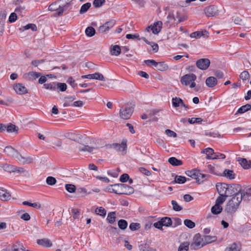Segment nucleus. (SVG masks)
I'll return each instance as SVG.
<instances>
[{"label":"nucleus","instance_id":"nucleus-1","mask_svg":"<svg viewBox=\"0 0 251 251\" xmlns=\"http://www.w3.org/2000/svg\"><path fill=\"white\" fill-rule=\"evenodd\" d=\"M243 200V194H237L233 196L226 204L225 210L226 212L232 214L235 212Z\"/></svg>","mask_w":251,"mask_h":251},{"label":"nucleus","instance_id":"nucleus-2","mask_svg":"<svg viewBox=\"0 0 251 251\" xmlns=\"http://www.w3.org/2000/svg\"><path fill=\"white\" fill-rule=\"evenodd\" d=\"M133 108L132 106L126 104L121 107L119 111L120 117L124 120H127L130 118L133 112Z\"/></svg>","mask_w":251,"mask_h":251},{"label":"nucleus","instance_id":"nucleus-3","mask_svg":"<svg viewBox=\"0 0 251 251\" xmlns=\"http://www.w3.org/2000/svg\"><path fill=\"white\" fill-rule=\"evenodd\" d=\"M196 79V75L193 74H187L183 76L181 78V82L185 86L190 85V88L195 87L196 83L195 80Z\"/></svg>","mask_w":251,"mask_h":251},{"label":"nucleus","instance_id":"nucleus-4","mask_svg":"<svg viewBox=\"0 0 251 251\" xmlns=\"http://www.w3.org/2000/svg\"><path fill=\"white\" fill-rule=\"evenodd\" d=\"M124 187H127L129 190L130 193H133L134 192V189L131 186L127 185L126 184H115V185H111L108 188V191L111 193H114L117 194H122L123 192H121L120 188Z\"/></svg>","mask_w":251,"mask_h":251},{"label":"nucleus","instance_id":"nucleus-5","mask_svg":"<svg viewBox=\"0 0 251 251\" xmlns=\"http://www.w3.org/2000/svg\"><path fill=\"white\" fill-rule=\"evenodd\" d=\"M204 246L203 237H201L200 233L195 235L193 238V243L191 245V248L193 250H198Z\"/></svg>","mask_w":251,"mask_h":251},{"label":"nucleus","instance_id":"nucleus-6","mask_svg":"<svg viewBox=\"0 0 251 251\" xmlns=\"http://www.w3.org/2000/svg\"><path fill=\"white\" fill-rule=\"evenodd\" d=\"M49 10L51 11H56L57 15L60 16L66 10V5H64L63 3L58 5L57 3L54 2L49 6Z\"/></svg>","mask_w":251,"mask_h":251},{"label":"nucleus","instance_id":"nucleus-7","mask_svg":"<svg viewBox=\"0 0 251 251\" xmlns=\"http://www.w3.org/2000/svg\"><path fill=\"white\" fill-rule=\"evenodd\" d=\"M226 191V196L227 197L231 196H234L237 194H242V193L240 192V186L236 184H227Z\"/></svg>","mask_w":251,"mask_h":251},{"label":"nucleus","instance_id":"nucleus-8","mask_svg":"<svg viewBox=\"0 0 251 251\" xmlns=\"http://www.w3.org/2000/svg\"><path fill=\"white\" fill-rule=\"evenodd\" d=\"M204 12L207 17L216 16L219 14L218 8L214 5H210L205 7Z\"/></svg>","mask_w":251,"mask_h":251},{"label":"nucleus","instance_id":"nucleus-9","mask_svg":"<svg viewBox=\"0 0 251 251\" xmlns=\"http://www.w3.org/2000/svg\"><path fill=\"white\" fill-rule=\"evenodd\" d=\"M90 140V145H86L83 147L80 148L79 150L80 151H87L89 152H91L93 151L94 150L99 149L100 147L98 146L96 144V140L95 139H91Z\"/></svg>","mask_w":251,"mask_h":251},{"label":"nucleus","instance_id":"nucleus-10","mask_svg":"<svg viewBox=\"0 0 251 251\" xmlns=\"http://www.w3.org/2000/svg\"><path fill=\"white\" fill-rule=\"evenodd\" d=\"M17 160L22 164H28L32 163L34 158L30 156L22 155L19 152Z\"/></svg>","mask_w":251,"mask_h":251},{"label":"nucleus","instance_id":"nucleus-11","mask_svg":"<svg viewBox=\"0 0 251 251\" xmlns=\"http://www.w3.org/2000/svg\"><path fill=\"white\" fill-rule=\"evenodd\" d=\"M210 64V60L208 58H201L196 62L197 67L202 70L207 69Z\"/></svg>","mask_w":251,"mask_h":251},{"label":"nucleus","instance_id":"nucleus-12","mask_svg":"<svg viewBox=\"0 0 251 251\" xmlns=\"http://www.w3.org/2000/svg\"><path fill=\"white\" fill-rule=\"evenodd\" d=\"M115 21L114 20H110L102 25L99 27L98 31L100 33H104L108 31L115 25Z\"/></svg>","mask_w":251,"mask_h":251},{"label":"nucleus","instance_id":"nucleus-13","mask_svg":"<svg viewBox=\"0 0 251 251\" xmlns=\"http://www.w3.org/2000/svg\"><path fill=\"white\" fill-rule=\"evenodd\" d=\"M216 187L220 195H225V196H226L227 192V184L225 183H217Z\"/></svg>","mask_w":251,"mask_h":251},{"label":"nucleus","instance_id":"nucleus-14","mask_svg":"<svg viewBox=\"0 0 251 251\" xmlns=\"http://www.w3.org/2000/svg\"><path fill=\"white\" fill-rule=\"evenodd\" d=\"M13 88L17 94L24 95L27 93V90L22 84L18 83L14 85Z\"/></svg>","mask_w":251,"mask_h":251},{"label":"nucleus","instance_id":"nucleus-15","mask_svg":"<svg viewBox=\"0 0 251 251\" xmlns=\"http://www.w3.org/2000/svg\"><path fill=\"white\" fill-rule=\"evenodd\" d=\"M81 77L82 78L94 79L101 81L104 80V77L103 75L102 74L99 73L82 75Z\"/></svg>","mask_w":251,"mask_h":251},{"label":"nucleus","instance_id":"nucleus-16","mask_svg":"<svg viewBox=\"0 0 251 251\" xmlns=\"http://www.w3.org/2000/svg\"><path fill=\"white\" fill-rule=\"evenodd\" d=\"M65 136L73 141H75L79 143L82 142V136L80 134H76L72 132H68L66 134Z\"/></svg>","mask_w":251,"mask_h":251},{"label":"nucleus","instance_id":"nucleus-17","mask_svg":"<svg viewBox=\"0 0 251 251\" xmlns=\"http://www.w3.org/2000/svg\"><path fill=\"white\" fill-rule=\"evenodd\" d=\"M11 195L8 191L2 187H0V199L6 201L10 199Z\"/></svg>","mask_w":251,"mask_h":251},{"label":"nucleus","instance_id":"nucleus-18","mask_svg":"<svg viewBox=\"0 0 251 251\" xmlns=\"http://www.w3.org/2000/svg\"><path fill=\"white\" fill-rule=\"evenodd\" d=\"M4 152L6 154L11 156L15 158H17V157L19 154V152L15 150L14 148L11 147H6L4 150Z\"/></svg>","mask_w":251,"mask_h":251},{"label":"nucleus","instance_id":"nucleus-19","mask_svg":"<svg viewBox=\"0 0 251 251\" xmlns=\"http://www.w3.org/2000/svg\"><path fill=\"white\" fill-rule=\"evenodd\" d=\"M162 23L161 21H157L153 24L151 26V30L153 34H157L162 28Z\"/></svg>","mask_w":251,"mask_h":251},{"label":"nucleus","instance_id":"nucleus-20","mask_svg":"<svg viewBox=\"0 0 251 251\" xmlns=\"http://www.w3.org/2000/svg\"><path fill=\"white\" fill-rule=\"evenodd\" d=\"M243 194V199L245 201H251V187H247L242 192Z\"/></svg>","mask_w":251,"mask_h":251},{"label":"nucleus","instance_id":"nucleus-21","mask_svg":"<svg viewBox=\"0 0 251 251\" xmlns=\"http://www.w3.org/2000/svg\"><path fill=\"white\" fill-rule=\"evenodd\" d=\"M113 148L117 151L123 152L125 153L126 149V143L123 142L121 144H115L112 145Z\"/></svg>","mask_w":251,"mask_h":251},{"label":"nucleus","instance_id":"nucleus-22","mask_svg":"<svg viewBox=\"0 0 251 251\" xmlns=\"http://www.w3.org/2000/svg\"><path fill=\"white\" fill-rule=\"evenodd\" d=\"M5 130L8 133L15 132L17 134L19 131L18 127L11 123H9L7 125H5Z\"/></svg>","mask_w":251,"mask_h":251},{"label":"nucleus","instance_id":"nucleus-23","mask_svg":"<svg viewBox=\"0 0 251 251\" xmlns=\"http://www.w3.org/2000/svg\"><path fill=\"white\" fill-rule=\"evenodd\" d=\"M205 83L208 87L212 88L217 84V80L215 77L210 76L206 78Z\"/></svg>","mask_w":251,"mask_h":251},{"label":"nucleus","instance_id":"nucleus-24","mask_svg":"<svg viewBox=\"0 0 251 251\" xmlns=\"http://www.w3.org/2000/svg\"><path fill=\"white\" fill-rule=\"evenodd\" d=\"M121 52V49L119 45H112L110 47V54L112 55L118 56Z\"/></svg>","mask_w":251,"mask_h":251},{"label":"nucleus","instance_id":"nucleus-25","mask_svg":"<svg viewBox=\"0 0 251 251\" xmlns=\"http://www.w3.org/2000/svg\"><path fill=\"white\" fill-rule=\"evenodd\" d=\"M37 243L38 245L46 247H50L52 246V245L51 241L47 238L38 239L37 241Z\"/></svg>","mask_w":251,"mask_h":251},{"label":"nucleus","instance_id":"nucleus-26","mask_svg":"<svg viewBox=\"0 0 251 251\" xmlns=\"http://www.w3.org/2000/svg\"><path fill=\"white\" fill-rule=\"evenodd\" d=\"M239 162L240 164L243 167V168L245 169H249L251 168V161L247 160L245 158H241L239 159Z\"/></svg>","mask_w":251,"mask_h":251},{"label":"nucleus","instance_id":"nucleus-27","mask_svg":"<svg viewBox=\"0 0 251 251\" xmlns=\"http://www.w3.org/2000/svg\"><path fill=\"white\" fill-rule=\"evenodd\" d=\"M208 32L206 30L204 31H196L191 33L190 36L191 38H194L196 39L200 38L202 36H205L206 37H208Z\"/></svg>","mask_w":251,"mask_h":251},{"label":"nucleus","instance_id":"nucleus-28","mask_svg":"<svg viewBox=\"0 0 251 251\" xmlns=\"http://www.w3.org/2000/svg\"><path fill=\"white\" fill-rule=\"evenodd\" d=\"M217 238L215 236L206 235L203 236V242L204 246L206 244L211 243L216 241Z\"/></svg>","mask_w":251,"mask_h":251},{"label":"nucleus","instance_id":"nucleus-29","mask_svg":"<svg viewBox=\"0 0 251 251\" xmlns=\"http://www.w3.org/2000/svg\"><path fill=\"white\" fill-rule=\"evenodd\" d=\"M201 152L202 153H205L206 154V158L207 159H211L213 158L212 156H211L212 155L214 154V150L210 148H207L206 149H205L204 150L201 151Z\"/></svg>","mask_w":251,"mask_h":251},{"label":"nucleus","instance_id":"nucleus-30","mask_svg":"<svg viewBox=\"0 0 251 251\" xmlns=\"http://www.w3.org/2000/svg\"><path fill=\"white\" fill-rule=\"evenodd\" d=\"M168 162L173 166H178L182 164L181 160H178L175 157H170L168 160Z\"/></svg>","mask_w":251,"mask_h":251},{"label":"nucleus","instance_id":"nucleus-31","mask_svg":"<svg viewBox=\"0 0 251 251\" xmlns=\"http://www.w3.org/2000/svg\"><path fill=\"white\" fill-rule=\"evenodd\" d=\"M140 251H157L155 249L151 247L147 244H143L139 246Z\"/></svg>","mask_w":251,"mask_h":251},{"label":"nucleus","instance_id":"nucleus-32","mask_svg":"<svg viewBox=\"0 0 251 251\" xmlns=\"http://www.w3.org/2000/svg\"><path fill=\"white\" fill-rule=\"evenodd\" d=\"M223 210L222 206L220 204L215 203L211 208V212L214 214L217 215L220 214Z\"/></svg>","mask_w":251,"mask_h":251},{"label":"nucleus","instance_id":"nucleus-33","mask_svg":"<svg viewBox=\"0 0 251 251\" xmlns=\"http://www.w3.org/2000/svg\"><path fill=\"white\" fill-rule=\"evenodd\" d=\"M155 67L158 70L160 71H164L168 69V65L164 62H157Z\"/></svg>","mask_w":251,"mask_h":251},{"label":"nucleus","instance_id":"nucleus-34","mask_svg":"<svg viewBox=\"0 0 251 251\" xmlns=\"http://www.w3.org/2000/svg\"><path fill=\"white\" fill-rule=\"evenodd\" d=\"M223 176L227 178L232 179L235 178V175L233 171L228 169H226L223 172Z\"/></svg>","mask_w":251,"mask_h":251},{"label":"nucleus","instance_id":"nucleus-35","mask_svg":"<svg viewBox=\"0 0 251 251\" xmlns=\"http://www.w3.org/2000/svg\"><path fill=\"white\" fill-rule=\"evenodd\" d=\"M161 222L163 224V226H171L172 224V220L170 218L165 217L162 218L160 220Z\"/></svg>","mask_w":251,"mask_h":251},{"label":"nucleus","instance_id":"nucleus-36","mask_svg":"<svg viewBox=\"0 0 251 251\" xmlns=\"http://www.w3.org/2000/svg\"><path fill=\"white\" fill-rule=\"evenodd\" d=\"M91 4L90 2H87L83 4L80 8L79 10V14H82L86 13L87 10L90 8Z\"/></svg>","mask_w":251,"mask_h":251},{"label":"nucleus","instance_id":"nucleus-37","mask_svg":"<svg viewBox=\"0 0 251 251\" xmlns=\"http://www.w3.org/2000/svg\"><path fill=\"white\" fill-rule=\"evenodd\" d=\"M251 108V105L248 103L239 108L237 111V113L242 114L250 110Z\"/></svg>","mask_w":251,"mask_h":251},{"label":"nucleus","instance_id":"nucleus-38","mask_svg":"<svg viewBox=\"0 0 251 251\" xmlns=\"http://www.w3.org/2000/svg\"><path fill=\"white\" fill-rule=\"evenodd\" d=\"M3 168L5 171L9 173H14L16 171V166L10 164H5Z\"/></svg>","mask_w":251,"mask_h":251},{"label":"nucleus","instance_id":"nucleus-39","mask_svg":"<svg viewBox=\"0 0 251 251\" xmlns=\"http://www.w3.org/2000/svg\"><path fill=\"white\" fill-rule=\"evenodd\" d=\"M198 175H197L196 180H197V182L199 184H201L203 182L204 180V178L207 176L206 175L201 174L200 173L199 171L197 172Z\"/></svg>","mask_w":251,"mask_h":251},{"label":"nucleus","instance_id":"nucleus-40","mask_svg":"<svg viewBox=\"0 0 251 251\" xmlns=\"http://www.w3.org/2000/svg\"><path fill=\"white\" fill-rule=\"evenodd\" d=\"M182 101V100L180 98L175 97L172 99V104L175 107L180 106Z\"/></svg>","mask_w":251,"mask_h":251},{"label":"nucleus","instance_id":"nucleus-41","mask_svg":"<svg viewBox=\"0 0 251 251\" xmlns=\"http://www.w3.org/2000/svg\"><path fill=\"white\" fill-rule=\"evenodd\" d=\"M189 243L187 242L181 243L178 249V251H188L189 250Z\"/></svg>","mask_w":251,"mask_h":251},{"label":"nucleus","instance_id":"nucleus-42","mask_svg":"<svg viewBox=\"0 0 251 251\" xmlns=\"http://www.w3.org/2000/svg\"><path fill=\"white\" fill-rule=\"evenodd\" d=\"M115 214V212H111L108 214L107 219L109 223L112 224L115 222L116 219Z\"/></svg>","mask_w":251,"mask_h":251},{"label":"nucleus","instance_id":"nucleus-43","mask_svg":"<svg viewBox=\"0 0 251 251\" xmlns=\"http://www.w3.org/2000/svg\"><path fill=\"white\" fill-rule=\"evenodd\" d=\"M85 33L87 36L92 37L95 34V29L92 26H89L86 29Z\"/></svg>","mask_w":251,"mask_h":251},{"label":"nucleus","instance_id":"nucleus-44","mask_svg":"<svg viewBox=\"0 0 251 251\" xmlns=\"http://www.w3.org/2000/svg\"><path fill=\"white\" fill-rule=\"evenodd\" d=\"M23 31L24 30H28L31 29L32 31H35L37 30V26L34 24H28L22 27Z\"/></svg>","mask_w":251,"mask_h":251},{"label":"nucleus","instance_id":"nucleus-45","mask_svg":"<svg viewBox=\"0 0 251 251\" xmlns=\"http://www.w3.org/2000/svg\"><path fill=\"white\" fill-rule=\"evenodd\" d=\"M186 181V178L185 176H176L175 178V181L176 183L179 184H183Z\"/></svg>","mask_w":251,"mask_h":251},{"label":"nucleus","instance_id":"nucleus-46","mask_svg":"<svg viewBox=\"0 0 251 251\" xmlns=\"http://www.w3.org/2000/svg\"><path fill=\"white\" fill-rule=\"evenodd\" d=\"M46 89L55 90L56 89V82H53L50 83H46L44 85Z\"/></svg>","mask_w":251,"mask_h":251},{"label":"nucleus","instance_id":"nucleus-47","mask_svg":"<svg viewBox=\"0 0 251 251\" xmlns=\"http://www.w3.org/2000/svg\"><path fill=\"white\" fill-rule=\"evenodd\" d=\"M23 204L25 205H28L37 209H40L41 208L40 204L38 202L30 203L27 201H25L23 202Z\"/></svg>","mask_w":251,"mask_h":251},{"label":"nucleus","instance_id":"nucleus-48","mask_svg":"<svg viewBox=\"0 0 251 251\" xmlns=\"http://www.w3.org/2000/svg\"><path fill=\"white\" fill-rule=\"evenodd\" d=\"M65 189L68 192L72 193L76 190V187L74 184H67L65 185Z\"/></svg>","mask_w":251,"mask_h":251},{"label":"nucleus","instance_id":"nucleus-49","mask_svg":"<svg viewBox=\"0 0 251 251\" xmlns=\"http://www.w3.org/2000/svg\"><path fill=\"white\" fill-rule=\"evenodd\" d=\"M95 213L96 214L101 216H105L106 213V211L104 208L100 207L96 208L95 210Z\"/></svg>","mask_w":251,"mask_h":251},{"label":"nucleus","instance_id":"nucleus-50","mask_svg":"<svg viewBox=\"0 0 251 251\" xmlns=\"http://www.w3.org/2000/svg\"><path fill=\"white\" fill-rule=\"evenodd\" d=\"M171 203L173 205V209L174 210L176 211H180L182 209V207L179 205L176 201H172Z\"/></svg>","mask_w":251,"mask_h":251},{"label":"nucleus","instance_id":"nucleus-51","mask_svg":"<svg viewBox=\"0 0 251 251\" xmlns=\"http://www.w3.org/2000/svg\"><path fill=\"white\" fill-rule=\"evenodd\" d=\"M105 2V0H94L93 2L94 6L97 8L101 7Z\"/></svg>","mask_w":251,"mask_h":251},{"label":"nucleus","instance_id":"nucleus-52","mask_svg":"<svg viewBox=\"0 0 251 251\" xmlns=\"http://www.w3.org/2000/svg\"><path fill=\"white\" fill-rule=\"evenodd\" d=\"M175 14L176 15V21H177V23H180L186 20V17L185 16L181 17L180 12L179 11H176Z\"/></svg>","mask_w":251,"mask_h":251},{"label":"nucleus","instance_id":"nucleus-53","mask_svg":"<svg viewBox=\"0 0 251 251\" xmlns=\"http://www.w3.org/2000/svg\"><path fill=\"white\" fill-rule=\"evenodd\" d=\"M239 247L236 244H233L230 247L226 248L225 251H239Z\"/></svg>","mask_w":251,"mask_h":251},{"label":"nucleus","instance_id":"nucleus-54","mask_svg":"<svg viewBox=\"0 0 251 251\" xmlns=\"http://www.w3.org/2000/svg\"><path fill=\"white\" fill-rule=\"evenodd\" d=\"M118 226L120 228L125 229L127 227V223L125 220H120L118 222Z\"/></svg>","mask_w":251,"mask_h":251},{"label":"nucleus","instance_id":"nucleus-55","mask_svg":"<svg viewBox=\"0 0 251 251\" xmlns=\"http://www.w3.org/2000/svg\"><path fill=\"white\" fill-rule=\"evenodd\" d=\"M167 19H168L169 22H173L176 21V15L173 11H170L169 12Z\"/></svg>","mask_w":251,"mask_h":251},{"label":"nucleus","instance_id":"nucleus-56","mask_svg":"<svg viewBox=\"0 0 251 251\" xmlns=\"http://www.w3.org/2000/svg\"><path fill=\"white\" fill-rule=\"evenodd\" d=\"M198 171L197 170H192V171H187L186 172V174L189 177H192L196 179L197 174Z\"/></svg>","mask_w":251,"mask_h":251},{"label":"nucleus","instance_id":"nucleus-57","mask_svg":"<svg viewBox=\"0 0 251 251\" xmlns=\"http://www.w3.org/2000/svg\"><path fill=\"white\" fill-rule=\"evenodd\" d=\"M250 77V75L248 71H244L242 72L240 75V78L243 80H248Z\"/></svg>","mask_w":251,"mask_h":251},{"label":"nucleus","instance_id":"nucleus-58","mask_svg":"<svg viewBox=\"0 0 251 251\" xmlns=\"http://www.w3.org/2000/svg\"><path fill=\"white\" fill-rule=\"evenodd\" d=\"M77 192L82 195V196L84 197L87 195L90 194V192H87L86 189L84 188H79L77 190Z\"/></svg>","mask_w":251,"mask_h":251},{"label":"nucleus","instance_id":"nucleus-59","mask_svg":"<svg viewBox=\"0 0 251 251\" xmlns=\"http://www.w3.org/2000/svg\"><path fill=\"white\" fill-rule=\"evenodd\" d=\"M46 183L48 185H53L56 183V180L52 176H48L46 179Z\"/></svg>","mask_w":251,"mask_h":251},{"label":"nucleus","instance_id":"nucleus-60","mask_svg":"<svg viewBox=\"0 0 251 251\" xmlns=\"http://www.w3.org/2000/svg\"><path fill=\"white\" fill-rule=\"evenodd\" d=\"M226 197H227L225 196V195H220V196L217 198L216 201V203L221 205L226 201Z\"/></svg>","mask_w":251,"mask_h":251},{"label":"nucleus","instance_id":"nucleus-61","mask_svg":"<svg viewBox=\"0 0 251 251\" xmlns=\"http://www.w3.org/2000/svg\"><path fill=\"white\" fill-rule=\"evenodd\" d=\"M56 88H58L61 91L64 92L67 89V85L64 83L56 82Z\"/></svg>","mask_w":251,"mask_h":251},{"label":"nucleus","instance_id":"nucleus-62","mask_svg":"<svg viewBox=\"0 0 251 251\" xmlns=\"http://www.w3.org/2000/svg\"><path fill=\"white\" fill-rule=\"evenodd\" d=\"M184 225L189 228H192L195 227V224L190 220H185L184 221Z\"/></svg>","mask_w":251,"mask_h":251},{"label":"nucleus","instance_id":"nucleus-63","mask_svg":"<svg viewBox=\"0 0 251 251\" xmlns=\"http://www.w3.org/2000/svg\"><path fill=\"white\" fill-rule=\"evenodd\" d=\"M188 121L190 124H193L201 123L202 121V119L201 118H189Z\"/></svg>","mask_w":251,"mask_h":251},{"label":"nucleus","instance_id":"nucleus-64","mask_svg":"<svg viewBox=\"0 0 251 251\" xmlns=\"http://www.w3.org/2000/svg\"><path fill=\"white\" fill-rule=\"evenodd\" d=\"M140 228V225L139 223H132L129 225V228L132 230H136Z\"/></svg>","mask_w":251,"mask_h":251}]
</instances>
